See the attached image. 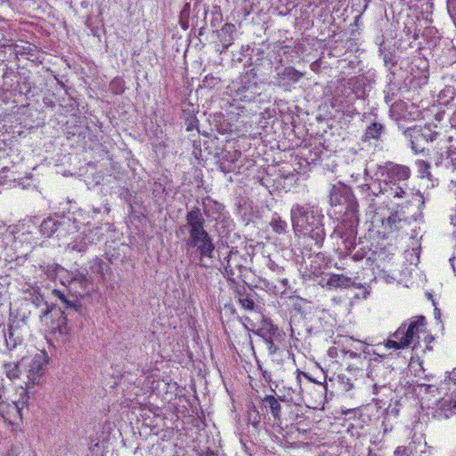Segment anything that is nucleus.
<instances>
[{"instance_id":"57","label":"nucleus","mask_w":456,"mask_h":456,"mask_svg":"<svg viewBox=\"0 0 456 456\" xmlns=\"http://www.w3.org/2000/svg\"><path fill=\"white\" fill-rule=\"evenodd\" d=\"M4 388L3 387H0V411L3 410L4 404Z\"/></svg>"},{"instance_id":"38","label":"nucleus","mask_w":456,"mask_h":456,"mask_svg":"<svg viewBox=\"0 0 456 456\" xmlns=\"http://www.w3.org/2000/svg\"><path fill=\"white\" fill-rule=\"evenodd\" d=\"M257 336L261 337L264 342H267L280 335V330L277 326L271 324L268 328H261L256 332Z\"/></svg>"},{"instance_id":"1","label":"nucleus","mask_w":456,"mask_h":456,"mask_svg":"<svg viewBox=\"0 0 456 456\" xmlns=\"http://www.w3.org/2000/svg\"><path fill=\"white\" fill-rule=\"evenodd\" d=\"M69 286L77 295L53 289V294L56 297V302L51 306L45 303L46 309L40 315L41 319L45 318L48 331L58 336L62 341L68 338L75 323L83 314L84 308L77 297H82L93 289V283L86 270L72 273Z\"/></svg>"},{"instance_id":"39","label":"nucleus","mask_w":456,"mask_h":456,"mask_svg":"<svg viewBox=\"0 0 456 456\" xmlns=\"http://www.w3.org/2000/svg\"><path fill=\"white\" fill-rule=\"evenodd\" d=\"M406 185L405 182L402 183H396V185H388L384 186L383 188H387V191H384V193H389V195L393 196L394 198H403L405 195V188Z\"/></svg>"},{"instance_id":"44","label":"nucleus","mask_w":456,"mask_h":456,"mask_svg":"<svg viewBox=\"0 0 456 456\" xmlns=\"http://www.w3.org/2000/svg\"><path fill=\"white\" fill-rule=\"evenodd\" d=\"M429 299L432 300V304L434 305V317L436 319V324L437 326L438 330H444V324L441 320V310L437 307L436 301L432 298V295L429 293Z\"/></svg>"},{"instance_id":"61","label":"nucleus","mask_w":456,"mask_h":456,"mask_svg":"<svg viewBox=\"0 0 456 456\" xmlns=\"http://www.w3.org/2000/svg\"><path fill=\"white\" fill-rule=\"evenodd\" d=\"M12 409L20 416V418L21 419V414H20V409L18 407V405L16 403H13V405L12 406Z\"/></svg>"},{"instance_id":"14","label":"nucleus","mask_w":456,"mask_h":456,"mask_svg":"<svg viewBox=\"0 0 456 456\" xmlns=\"http://www.w3.org/2000/svg\"><path fill=\"white\" fill-rule=\"evenodd\" d=\"M428 126H414L404 131L411 139V145L415 153H422L428 146Z\"/></svg>"},{"instance_id":"48","label":"nucleus","mask_w":456,"mask_h":456,"mask_svg":"<svg viewBox=\"0 0 456 456\" xmlns=\"http://www.w3.org/2000/svg\"><path fill=\"white\" fill-rule=\"evenodd\" d=\"M355 288H358L360 291L354 295L355 298L358 299H366L370 295V289L364 285H361L360 283H356Z\"/></svg>"},{"instance_id":"6","label":"nucleus","mask_w":456,"mask_h":456,"mask_svg":"<svg viewBox=\"0 0 456 456\" xmlns=\"http://www.w3.org/2000/svg\"><path fill=\"white\" fill-rule=\"evenodd\" d=\"M330 204L338 208V212L344 214L358 213V202L351 189L342 182L333 184L330 190Z\"/></svg>"},{"instance_id":"49","label":"nucleus","mask_w":456,"mask_h":456,"mask_svg":"<svg viewBox=\"0 0 456 456\" xmlns=\"http://www.w3.org/2000/svg\"><path fill=\"white\" fill-rule=\"evenodd\" d=\"M266 266L276 274L280 275L283 273L284 268L278 264H276L273 260L271 258H268L266 261Z\"/></svg>"},{"instance_id":"25","label":"nucleus","mask_w":456,"mask_h":456,"mask_svg":"<svg viewBox=\"0 0 456 456\" xmlns=\"http://www.w3.org/2000/svg\"><path fill=\"white\" fill-rule=\"evenodd\" d=\"M330 387L337 390V393H346L350 391L354 385L351 379L345 374H333L328 379L326 387Z\"/></svg>"},{"instance_id":"27","label":"nucleus","mask_w":456,"mask_h":456,"mask_svg":"<svg viewBox=\"0 0 456 456\" xmlns=\"http://www.w3.org/2000/svg\"><path fill=\"white\" fill-rule=\"evenodd\" d=\"M58 216H49L43 220L39 226V232L45 238L56 236Z\"/></svg>"},{"instance_id":"33","label":"nucleus","mask_w":456,"mask_h":456,"mask_svg":"<svg viewBox=\"0 0 456 456\" xmlns=\"http://www.w3.org/2000/svg\"><path fill=\"white\" fill-rule=\"evenodd\" d=\"M389 113L390 117L396 121L404 119L407 115V104L403 101H395L391 104Z\"/></svg>"},{"instance_id":"24","label":"nucleus","mask_w":456,"mask_h":456,"mask_svg":"<svg viewBox=\"0 0 456 456\" xmlns=\"http://www.w3.org/2000/svg\"><path fill=\"white\" fill-rule=\"evenodd\" d=\"M45 356L41 354L36 355V357L31 361L28 370V379L33 383L37 384L39 382L40 378L45 373Z\"/></svg>"},{"instance_id":"63","label":"nucleus","mask_w":456,"mask_h":456,"mask_svg":"<svg viewBox=\"0 0 456 456\" xmlns=\"http://www.w3.org/2000/svg\"><path fill=\"white\" fill-rule=\"evenodd\" d=\"M451 223L453 226L456 227V209L454 214L451 216Z\"/></svg>"},{"instance_id":"52","label":"nucleus","mask_w":456,"mask_h":456,"mask_svg":"<svg viewBox=\"0 0 456 456\" xmlns=\"http://www.w3.org/2000/svg\"><path fill=\"white\" fill-rule=\"evenodd\" d=\"M297 433V435H300L301 434V429L299 428H297V429H294L292 430L290 433H289L288 431H286V433H281V435L287 439L288 443L293 444H296L297 441H289V439H292V435Z\"/></svg>"},{"instance_id":"26","label":"nucleus","mask_w":456,"mask_h":456,"mask_svg":"<svg viewBox=\"0 0 456 456\" xmlns=\"http://www.w3.org/2000/svg\"><path fill=\"white\" fill-rule=\"evenodd\" d=\"M429 181L432 183L429 186V199L433 202L439 203L447 194V190L444 183H441L439 179L433 180L429 174Z\"/></svg>"},{"instance_id":"8","label":"nucleus","mask_w":456,"mask_h":456,"mask_svg":"<svg viewBox=\"0 0 456 456\" xmlns=\"http://www.w3.org/2000/svg\"><path fill=\"white\" fill-rule=\"evenodd\" d=\"M358 224V213L344 214L342 221L333 228L330 235V239L340 240L344 248H353L356 240Z\"/></svg>"},{"instance_id":"2","label":"nucleus","mask_w":456,"mask_h":456,"mask_svg":"<svg viewBox=\"0 0 456 456\" xmlns=\"http://www.w3.org/2000/svg\"><path fill=\"white\" fill-rule=\"evenodd\" d=\"M289 214L295 234L302 235L311 246L322 248L327 236L322 209L312 202H297L291 206Z\"/></svg>"},{"instance_id":"51","label":"nucleus","mask_w":456,"mask_h":456,"mask_svg":"<svg viewBox=\"0 0 456 456\" xmlns=\"http://www.w3.org/2000/svg\"><path fill=\"white\" fill-rule=\"evenodd\" d=\"M444 157L446 159H448V158H449L447 146L444 147V150L442 152L437 151L436 153V156L434 158L436 166L438 167L442 163Z\"/></svg>"},{"instance_id":"37","label":"nucleus","mask_w":456,"mask_h":456,"mask_svg":"<svg viewBox=\"0 0 456 456\" xmlns=\"http://www.w3.org/2000/svg\"><path fill=\"white\" fill-rule=\"evenodd\" d=\"M426 48L424 46H419L417 54L414 56L412 64L418 69H421L422 72L428 70V61L426 57Z\"/></svg>"},{"instance_id":"28","label":"nucleus","mask_w":456,"mask_h":456,"mask_svg":"<svg viewBox=\"0 0 456 456\" xmlns=\"http://www.w3.org/2000/svg\"><path fill=\"white\" fill-rule=\"evenodd\" d=\"M347 255L351 256V257L354 261H361L365 257H368L370 253V248L369 246L363 245L362 242L356 243L353 248H344Z\"/></svg>"},{"instance_id":"5","label":"nucleus","mask_w":456,"mask_h":456,"mask_svg":"<svg viewBox=\"0 0 456 456\" xmlns=\"http://www.w3.org/2000/svg\"><path fill=\"white\" fill-rule=\"evenodd\" d=\"M433 20L429 19V50L432 58L440 65L444 66L452 62V48L448 38L442 36V28L432 26Z\"/></svg>"},{"instance_id":"41","label":"nucleus","mask_w":456,"mask_h":456,"mask_svg":"<svg viewBox=\"0 0 456 456\" xmlns=\"http://www.w3.org/2000/svg\"><path fill=\"white\" fill-rule=\"evenodd\" d=\"M437 97L439 105H447L453 99V90L451 87H448L441 91Z\"/></svg>"},{"instance_id":"20","label":"nucleus","mask_w":456,"mask_h":456,"mask_svg":"<svg viewBox=\"0 0 456 456\" xmlns=\"http://www.w3.org/2000/svg\"><path fill=\"white\" fill-rule=\"evenodd\" d=\"M408 225L405 218H402L398 212L392 213L381 222V229L384 235H391L395 232L403 230Z\"/></svg>"},{"instance_id":"7","label":"nucleus","mask_w":456,"mask_h":456,"mask_svg":"<svg viewBox=\"0 0 456 456\" xmlns=\"http://www.w3.org/2000/svg\"><path fill=\"white\" fill-rule=\"evenodd\" d=\"M235 96L244 102H252L261 94V82L257 72L251 69L243 73L239 81L233 82Z\"/></svg>"},{"instance_id":"36","label":"nucleus","mask_w":456,"mask_h":456,"mask_svg":"<svg viewBox=\"0 0 456 456\" xmlns=\"http://www.w3.org/2000/svg\"><path fill=\"white\" fill-rule=\"evenodd\" d=\"M239 295V303L241 307L247 311H255L256 304L251 295L246 292V289L243 287L242 289H237Z\"/></svg>"},{"instance_id":"55","label":"nucleus","mask_w":456,"mask_h":456,"mask_svg":"<svg viewBox=\"0 0 456 456\" xmlns=\"http://www.w3.org/2000/svg\"><path fill=\"white\" fill-rule=\"evenodd\" d=\"M199 456H217V455L214 451H212L210 449H207L206 451H202L201 452H200Z\"/></svg>"},{"instance_id":"40","label":"nucleus","mask_w":456,"mask_h":456,"mask_svg":"<svg viewBox=\"0 0 456 456\" xmlns=\"http://www.w3.org/2000/svg\"><path fill=\"white\" fill-rule=\"evenodd\" d=\"M273 339L274 338L268 340L267 342L265 343L269 354L272 356H275V355L282 356L283 354H287L288 356H289V354H290L289 352L285 351V350L280 348L279 346H277L274 344Z\"/></svg>"},{"instance_id":"53","label":"nucleus","mask_w":456,"mask_h":456,"mask_svg":"<svg viewBox=\"0 0 456 456\" xmlns=\"http://www.w3.org/2000/svg\"><path fill=\"white\" fill-rule=\"evenodd\" d=\"M394 456H410V454L405 447L399 446L395 451Z\"/></svg>"},{"instance_id":"12","label":"nucleus","mask_w":456,"mask_h":456,"mask_svg":"<svg viewBox=\"0 0 456 456\" xmlns=\"http://www.w3.org/2000/svg\"><path fill=\"white\" fill-rule=\"evenodd\" d=\"M378 171L380 174V180L385 183L384 186L404 183L411 173L409 167L391 162L386 163L385 166H379Z\"/></svg>"},{"instance_id":"64","label":"nucleus","mask_w":456,"mask_h":456,"mask_svg":"<svg viewBox=\"0 0 456 456\" xmlns=\"http://www.w3.org/2000/svg\"><path fill=\"white\" fill-rule=\"evenodd\" d=\"M263 54H264V51H263L262 49H259V48H258V49H256V55H257V56H258V57H257V59H256V61L260 60Z\"/></svg>"},{"instance_id":"3","label":"nucleus","mask_w":456,"mask_h":456,"mask_svg":"<svg viewBox=\"0 0 456 456\" xmlns=\"http://www.w3.org/2000/svg\"><path fill=\"white\" fill-rule=\"evenodd\" d=\"M206 220L199 208H193L185 216V224L180 227L181 231L186 230L188 238L185 240L187 248H195L203 258H213L215 244L213 238L205 229Z\"/></svg>"},{"instance_id":"19","label":"nucleus","mask_w":456,"mask_h":456,"mask_svg":"<svg viewBox=\"0 0 456 456\" xmlns=\"http://www.w3.org/2000/svg\"><path fill=\"white\" fill-rule=\"evenodd\" d=\"M347 88L354 94L356 99L364 100L370 90L369 80L364 76H357L349 78Z\"/></svg>"},{"instance_id":"56","label":"nucleus","mask_w":456,"mask_h":456,"mask_svg":"<svg viewBox=\"0 0 456 456\" xmlns=\"http://www.w3.org/2000/svg\"><path fill=\"white\" fill-rule=\"evenodd\" d=\"M260 369H262L260 366H259ZM262 370V375H263V378L265 379V380L266 382H271L272 381V375H271V372L267 371V370Z\"/></svg>"},{"instance_id":"60","label":"nucleus","mask_w":456,"mask_h":456,"mask_svg":"<svg viewBox=\"0 0 456 456\" xmlns=\"http://www.w3.org/2000/svg\"><path fill=\"white\" fill-rule=\"evenodd\" d=\"M191 108L192 106H190L189 108L183 110V118H184V120L186 119L187 117H189V111L194 112V110Z\"/></svg>"},{"instance_id":"9","label":"nucleus","mask_w":456,"mask_h":456,"mask_svg":"<svg viewBox=\"0 0 456 456\" xmlns=\"http://www.w3.org/2000/svg\"><path fill=\"white\" fill-rule=\"evenodd\" d=\"M247 258L235 248H232L222 261L224 276L232 283L243 280V272L246 271Z\"/></svg>"},{"instance_id":"4","label":"nucleus","mask_w":456,"mask_h":456,"mask_svg":"<svg viewBox=\"0 0 456 456\" xmlns=\"http://www.w3.org/2000/svg\"><path fill=\"white\" fill-rule=\"evenodd\" d=\"M426 325L424 315L414 316L403 322L386 341V347L397 350L411 346L415 349L419 344V334L425 331Z\"/></svg>"},{"instance_id":"11","label":"nucleus","mask_w":456,"mask_h":456,"mask_svg":"<svg viewBox=\"0 0 456 456\" xmlns=\"http://www.w3.org/2000/svg\"><path fill=\"white\" fill-rule=\"evenodd\" d=\"M451 383L450 380L444 381L441 384L439 387H436L434 385L428 386L429 388V395L432 397H435V401L437 403V405H439V409H436L432 414L435 419H447L453 413L451 403H452V398L448 397L445 398L447 395L446 392H443L447 389V386Z\"/></svg>"},{"instance_id":"59","label":"nucleus","mask_w":456,"mask_h":456,"mask_svg":"<svg viewBox=\"0 0 456 456\" xmlns=\"http://www.w3.org/2000/svg\"><path fill=\"white\" fill-rule=\"evenodd\" d=\"M450 263L452 265V267L454 271V273H456V252H454L453 256L452 257H450Z\"/></svg>"},{"instance_id":"50","label":"nucleus","mask_w":456,"mask_h":456,"mask_svg":"<svg viewBox=\"0 0 456 456\" xmlns=\"http://www.w3.org/2000/svg\"><path fill=\"white\" fill-rule=\"evenodd\" d=\"M416 166L418 167L419 173L420 174L421 177H425L428 175V162L423 159H418L415 162Z\"/></svg>"},{"instance_id":"21","label":"nucleus","mask_w":456,"mask_h":456,"mask_svg":"<svg viewBox=\"0 0 456 456\" xmlns=\"http://www.w3.org/2000/svg\"><path fill=\"white\" fill-rule=\"evenodd\" d=\"M203 207L206 216L216 220L223 217L226 224L232 223L230 218L225 217V207L224 204L211 199H207V200L203 202Z\"/></svg>"},{"instance_id":"16","label":"nucleus","mask_w":456,"mask_h":456,"mask_svg":"<svg viewBox=\"0 0 456 456\" xmlns=\"http://www.w3.org/2000/svg\"><path fill=\"white\" fill-rule=\"evenodd\" d=\"M429 112L434 113L435 120L436 123L429 124V141L439 139L442 142H445V127H447L446 122L444 121L445 112L439 110L435 106L433 109H429Z\"/></svg>"},{"instance_id":"43","label":"nucleus","mask_w":456,"mask_h":456,"mask_svg":"<svg viewBox=\"0 0 456 456\" xmlns=\"http://www.w3.org/2000/svg\"><path fill=\"white\" fill-rule=\"evenodd\" d=\"M110 90L115 94H121L125 91L124 80L120 77H115L110 84Z\"/></svg>"},{"instance_id":"23","label":"nucleus","mask_w":456,"mask_h":456,"mask_svg":"<svg viewBox=\"0 0 456 456\" xmlns=\"http://www.w3.org/2000/svg\"><path fill=\"white\" fill-rule=\"evenodd\" d=\"M262 409H265L267 413L272 414L273 417V420L275 424L281 428V406L279 399L274 397L273 395H265L262 401Z\"/></svg>"},{"instance_id":"45","label":"nucleus","mask_w":456,"mask_h":456,"mask_svg":"<svg viewBox=\"0 0 456 456\" xmlns=\"http://www.w3.org/2000/svg\"><path fill=\"white\" fill-rule=\"evenodd\" d=\"M220 82V79L218 77H214L213 75L209 74L205 77V78L202 80L201 87L202 88H214Z\"/></svg>"},{"instance_id":"10","label":"nucleus","mask_w":456,"mask_h":456,"mask_svg":"<svg viewBox=\"0 0 456 456\" xmlns=\"http://www.w3.org/2000/svg\"><path fill=\"white\" fill-rule=\"evenodd\" d=\"M274 72L270 84L284 92H290L294 85L305 76L293 66H277Z\"/></svg>"},{"instance_id":"32","label":"nucleus","mask_w":456,"mask_h":456,"mask_svg":"<svg viewBox=\"0 0 456 456\" xmlns=\"http://www.w3.org/2000/svg\"><path fill=\"white\" fill-rule=\"evenodd\" d=\"M4 340L6 347L9 350L14 349L18 345L22 343V338L17 333V329L10 325L7 332H4Z\"/></svg>"},{"instance_id":"13","label":"nucleus","mask_w":456,"mask_h":456,"mask_svg":"<svg viewBox=\"0 0 456 456\" xmlns=\"http://www.w3.org/2000/svg\"><path fill=\"white\" fill-rule=\"evenodd\" d=\"M361 194L362 200L367 205L368 208L374 211L377 208L376 198L387 191V188H382L379 181L375 180L371 183H365L357 186Z\"/></svg>"},{"instance_id":"22","label":"nucleus","mask_w":456,"mask_h":456,"mask_svg":"<svg viewBox=\"0 0 456 456\" xmlns=\"http://www.w3.org/2000/svg\"><path fill=\"white\" fill-rule=\"evenodd\" d=\"M235 32L236 27L232 23H225L220 30H217L221 49L217 48L216 51L220 53H224L233 44Z\"/></svg>"},{"instance_id":"15","label":"nucleus","mask_w":456,"mask_h":456,"mask_svg":"<svg viewBox=\"0 0 456 456\" xmlns=\"http://www.w3.org/2000/svg\"><path fill=\"white\" fill-rule=\"evenodd\" d=\"M388 372L387 367L379 361H374L369 365L367 376L373 381V393H377V389L386 387L387 381L385 375Z\"/></svg>"},{"instance_id":"62","label":"nucleus","mask_w":456,"mask_h":456,"mask_svg":"<svg viewBox=\"0 0 456 456\" xmlns=\"http://www.w3.org/2000/svg\"><path fill=\"white\" fill-rule=\"evenodd\" d=\"M394 100V94L390 95L388 93L385 96V101L387 103L392 102Z\"/></svg>"},{"instance_id":"54","label":"nucleus","mask_w":456,"mask_h":456,"mask_svg":"<svg viewBox=\"0 0 456 456\" xmlns=\"http://www.w3.org/2000/svg\"><path fill=\"white\" fill-rule=\"evenodd\" d=\"M240 51L242 55L248 56L249 55L248 52L251 51L253 53L255 49H251L249 45H242Z\"/></svg>"},{"instance_id":"47","label":"nucleus","mask_w":456,"mask_h":456,"mask_svg":"<svg viewBox=\"0 0 456 456\" xmlns=\"http://www.w3.org/2000/svg\"><path fill=\"white\" fill-rule=\"evenodd\" d=\"M383 61H384L385 65L388 69H391V68L395 67L396 65V63H397L396 57L392 53H385L384 56H383Z\"/></svg>"},{"instance_id":"34","label":"nucleus","mask_w":456,"mask_h":456,"mask_svg":"<svg viewBox=\"0 0 456 456\" xmlns=\"http://www.w3.org/2000/svg\"><path fill=\"white\" fill-rule=\"evenodd\" d=\"M90 269L94 273L98 274L102 280H105L106 274L110 272V267L108 262H105L99 257H95L91 263Z\"/></svg>"},{"instance_id":"46","label":"nucleus","mask_w":456,"mask_h":456,"mask_svg":"<svg viewBox=\"0 0 456 456\" xmlns=\"http://www.w3.org/2000/svg\"><path fill=\"white\" fill-rule=\"evenodd\" d=\"M198 119L193 114V111H189V117L184 120L186 130L192 131L194 128L198 127Z\"/></svg>"},{"instance_id":"17","label":"nucleus","mask_w":456,"mask_h":456,"mask_svg":"<svg viewBox=\"0 0 456 456\" xmlns=\"http://www.w3.org/2000/svg\"><path fill=\"white\" fill-rule=\"evenodd\" d=\"M319 283L327 289H347L356 286V282L352 278L336 273L329 274L327 278L322 277Z\"/></svg>"},{"instance_id":"18","label":"nucleus","mask_w":456,"mask_h":456,"mask_svg":"<svg viewBox=\"0 0 456 456\" xmlns=\"http://www.w3.org/2000/svg\"><path fill=\"white\" fill-rule=\"evenodd\" d=\"M78 221L65 216H58L56 238L58 240H64L69 235L76 233L78 230Z\"/></svg>"},{"instance_id":"31","label":"nucleus","mask_w":456,"mask_h":456,"mask_svg":"<svg viewBox=\"0 0 456 456\" xmlns=\"http://www.w3.org/2000/svg\"><path fill=\"white\" fill-rule=\"evenodd\" d=\"M93 244V239L88 234L78 235L69 247L71 250H75L80 253L86 252L89 246Z\"/></svg>"},{"instance_id":"58","label":"nucleus","mask_w":456,"mask_h":456,"mask_svg":"<svg viewBox=\"0 0 456 456\" xmlns=\"http://www.w3.org/2000/svg\"><path fill=\"white\" fill-rule=\"evenodd\" d=\"M285 356H287L288 358L289 357L287 354H283L282 356L275 355V356H273V361L277 362V363H279V364H281L283 362Z\"/></svg>"},{"instance_id":"29","label":"nucleus","mask_w":456,"mask_h":456,"mask_svg":"<svg viewBox=\"0 0 456 456\" xmlns=\"http://www.w3.org/2000/svg\"><path fill=\"white\" fill-rule=\"evenodd\" d=\"M384 131L385 126L381 123L372 122L365 129L362 140L364 142H369L370 140H379Z\"/></svg>"},{"instance_id":"42","label":"nucleus","mask_w":456,"mask_h":456,"mask_svg":"<svg viewBox=\"0 0 456 456\" xmlns=\"http://www.w3.org/2000/svg\"><path fill=\"white\" fill-rule=\"evenodd\" d=\"M4 368L6 376L10 379H17L20 376V369H19L18 363H14V362L5 363L4 365Z\"/></svg>"},{"instance_id":"35","label":"nucleus","mask_w":456,"mask_h":456,"mask_svg":"<svg viewBox=\"0 0 456 456\" xmlns=\"http://www.w3.org/2000/svg\"><path fill=\"white\" fill-rule=\"evenodd\" d=\"M39 269L51 280L56 279V277L65 269L58 264L53 263H43L39 265Z\"/></svg>"},{"instance_id":"30","label":"nucleus","mask_w":456,"mask_h":456,"mask_svg":"<svg viewBox=\"0 0 456 456\" xmlns=\"http://www.w3.org/2000/svg\"><path fill=\"white\" fill-rule=\"evenodd\" d=\"M269 225L273 232L278 235H284L289 232L288 223L277 213L272 215Z\"/></svg>"}]
</instances>
